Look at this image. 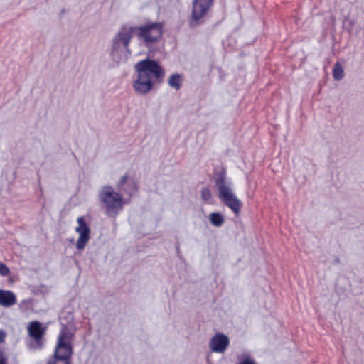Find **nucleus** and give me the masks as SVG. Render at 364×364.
Listing matches in <instances>:
<instances>
[{"mask_svg": "<svg viewBox=\"0 0 364 364\" xmlns=\"http://www.w3.org/2000/svg\"><path fill=\"white\" fill-rule=\"evenodd\" d=\"M134 68L137 71V77L132 86L138 95H146L153 89L154 82L161 83L165 75L162 67L154 60H141Z\"/></svg>", "mask_w": 364, "mask_h": 364, "instance_id": "f257e3e1", "label": "nucleus"}, {"mask_svg": "<svg viewBox=\"0 0 364 364\" xmlns=\"http://www.w3.org/2000/svg\"><path fill=\"white\" fill-rule=\"evenodd\" d=\"M214 182L220 201L237 215L240 213L242 203L233 193L232 183L227 180L225 169L215 172Z\"/></svg>", "mask_w": 364, "mask_h": 364, "instance_id": "f03ea898", "label": "nucleus"}, {"mask_svg": "<svg viewBox=\"0 0 364 364\" xmlns=\"http://www.w3.org/2000/svg\"><path fill=\"white\" fill-rule=\"evenodd\" d=\"M132 36L135 35L145 47L150 49L162 38L164 23L161 22L147 21L139 26L128 27Z\"/></svg>", "mask_w": 364, "mask_h": 364, "instance_id": "7ed1b4c3", "label": "nucleus"}, {"mask_svg": "<svg viewBox=\"0 0 364 364\" xmlns=\"http://www.w3.org/2000/svg\"><path fill=\"white\" fill-rule=\"evenodd\" d=\"M73 337L74 334L63 326L58 336L53 356L48 360L47 364H71Z\"/></svg>", "mask_w": 364, "mask_h": 364, "instance_id": "20e7f679", "label": "nucleus"}, {"mask_svg": "<svg viewBox=\"0 0 364 364\" xmlns=\"http://www.w3.org/2000/svg\"><path fill=\"white\" fill-rule=\"evenodd\" d=\"M99 198L106 215L114 219L123 210L126 203L125 199L112 186H103L99 193Z\"/></svg>", "mask_w": 364, "mask_h": 364, "instance_id": "39448f33", "label": "nucleus"}, {"mask_svg": "<svg viewBox=\"0 0 364 364\" xmlns=\"http://www.w3.org/2000/svg\"><path fill=\"white\" fill-rule=\"evenodd\" d=\"M132 38L128 26H122L112 40L110 55L113 61L119 63L128 58L131 54L129 46Z\"/></svg>", "mask_w": 364, "mask_h": 364, "instance_id": "423d86ee", "label": "nucleus"}, {"mask_svg": "<svg viewBox=\"0 0 364 364\" xmlns=\"http://www.w3.org/2000/svg\"><path fill=\"white\" fill-rule=\"evenodd\" d=\"M213 2L214 0H193L189 21L191 26L195 27L203 22V18L212 7Z\"/></svg>", "mask_w": 364, "mask_h": 364, "instance_id": "0eeeda50", "label": "nucleus"}, {"mask_svg": "<svg viewBox=\"0 0 364 364\" xmlns=\"http://www.w3.org/2000/svg\"><path fill=\"white\" fill-rule=\"evenodd\" d=\"M116 189L125 200H129L139 191V183L129 173H125L117 183Z\"/></svg>", "mask_w": 364, "mask_h": 364, "instance_id": "6e6552de", "label": "nucleus"}, {"mask_svg": "<svg viewBox=\"0 0 364 364\" xmlns=\"http://www.w3.org/2000/svg\"><path fill=\"white\" fill-rule=\"evenodd\" d=\"M46 327L38 321H31L27 327L29 337L34 341L33 346L41 348L43 345V338L46 332Z\"/></svg>", "mask_w": 364, "mask_h": 364, "instance_id": "1a4fd4ad", "label": "nucleus"}, {"mask_svg": "<svg viewBox=\"0 0 364 364\" xmlns=\"http://www.w3.org/2000/svg\"><path fill=\"white\" fill-rule=\"evenodd\" d=\"M230 345V339L228 336L218 333L210 339L209 346L213 352L223 353Z\"/></svg>", "mask_w": 364, "mask_h": 364, "instance_id": "9d476101", "label": "nucleus"}, {"mask_svg": "<svg viewBox=\"0 0 364 364\" xmlns=\"http://www.w3.org/2000/svg\"><path fill=\"white\" fill-rule=\"evenodd\" d=\"M78 226L76 228V232L80 234V237L76 243V247L78 250H82L89 240L90 229L87 225L82 217L77 218Z\"/></svg>", "mask_w": 364, "mask_h": 364, "instance_id": "9b49d317", "label": "nucleus"}, {"mask_svg": "<svg viewBox=\"0 0 364 364\" xmlns=\"http://www.w3.org/2000/svg\"><path fill=\"white\" fill-rule=\"evenodd\" d=\"M16 303L15 294L9 290H0V305L4 307H9Z\"/></svg>", "mask_w": 364, "mask_h": 364, "instance_id": "f8f14e48", "label": "nucleus"}, {"mask_svg": "<svg viewBox=\"0 0 364 364\" xmlns=\"http://www.w3.org/2000/svg\"><path fill=\"white\" fill-rule=\"evenodd\" d=\"M209 220L210 223L215 227H220L225 223V218L220 213L214 212L210 214Z\"/></svg>", "mask_w": 364, "mask_h": 364, "instance_id": "ddd939ff", "label": "nucleus"}, {"mask_svg": "<svg viewBox=\"0 0 364 364\" xmlns=\"http://www.w3.org/2000/svg\"><path fill=\"white\" fill-rule=\"evenodd\" d=\"M181 76L178 73H175L171 75L168 80V85L170 87L176 89V90H178L181 87Z\"/></svg>", "mask_w": 364, "mask_h": 364, "instance_id": "4468645a", "label": "nucleus"}, {"mask_svg": "<svg viewBox=\"0 0 364 364\" xmlns=\"http://www.w3.org/2000/svg\"><path fill=\"white\" fill-rule=\"evenodd\" d=\"M333 76L336 80H340L344 77V70L338 62L336 63L334 65Z\"/></svg>", "mask_w": 364, "mask_h": 364, "instance_id": "2eb2a0df", "label": "nucleus"}, {"mask_svg": "<svg viewBox=\"0 0 364 364\" xmlns=\"http://www.w3.org/2000/svg\"><path fill=\"white\" fill-rule=\"evenodd\" d=\"M201 198L205 203H210L212 194L208 188L205 187L201 190Z\"/></svg>", "mask_w": 364, "mask_h": 364, "instance_id": "dca6fc26", "label": "nucleus"}, {"mask_svg": "<svg viewBox=\"0 0 364 364\" xmlns=\"http://www.w3.org/2000/svg\"><path fill=\"white\" fill-rule=\"evenodd\" d=\"M0 364L8 363V355L4 348L0 347Z\"/></svg>", "mask_w": 364, "mask_h": 364, "instance_id": "f3484780", "label": "nucleus"}, {"mask_svg": "<svg viewBox=\"0 0 364 364\" xmlns=\"http://www.w3.org/2000/svg\"><path fill=\"white\" fill-rule=\"evenodd\" d=\"M237 364H257L255 360L249 355H245L242 358V360Z\"/></svg>", "mask_w": 364, "mask_h": 364, "instance_id": "a211bd4d", "label": "nucleus"}, {"mask_svg": "<svg viewBox=\"0 0 364 364\" xmlns=\"http://www.w3.org/2000/svg\"><path fill=\"white\" fill-rule=\"evenodd\" d=\"M9 269L6 267V265L0 262V274L1 276H7L9 275Z\"/></svg>", "mask_w": 364, "mask_h": 364, "instance_id": "6ab92c4d", "label": "nucleus"}, {"mask_svg": "<svg viewBox=\"0 0 364 364\" xmlns=\"http://www.w3.org/2000/svg\"><path fill=\"white\" fill-rule=\"evenodd\" d=\"M6 336V333L3 330H0V343L4 342Z\"/></svg>", "mask_w": 364, "mask_h": 364, "instance_id": "aec40b11", "label": "nucleus"}]
</instances>
